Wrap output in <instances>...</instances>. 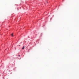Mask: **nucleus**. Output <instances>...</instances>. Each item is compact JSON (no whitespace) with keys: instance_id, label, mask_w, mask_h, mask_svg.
Segmentation results:
<instances>
[{"instance_id":"1","label":"nucleus","mask_w":79,"mask_h":79,"mask_svg":"<svg viewBox=\"0 0 79 79\" xmlns=\"http://www.w3.org/2000/svg\"><path fill=\"white\" fill-rule=\"evenodd\" d=\"M22 50H24V46L23 47V48H22Z\"/></svg>"},{"instance_id":"2","label":"nucleus","mask_w":79,"mask_h":79,"mask_svg":"<svg viewBox=\"0 0 79 79\" xmlns=\"http://www.w3.org/2000/svg\"><path fill=\"white\" fill-rule=\"evenodd\" d=\"M11 36L12 37H13V34H11Z\"/></svg>"},{"instance_id":"3","label":"nucleus","mask_w":79,"mask_h":79,"mask_svg":"<svg viewBox=\"0 0 79 79\" xmlns=\"http://www.w3.org/2000/svg\"><path fill=\"white\" fill-rule=\"evenodd\" d=\"M18 56H19H19H20V55H19Z\"/></svg>"}]
</instances>
